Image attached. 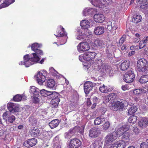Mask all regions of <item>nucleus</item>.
Here are the masks:
<instances>
[{
	"instance_id": "obj_1",
	"label": "nucleus",
	"mask_w": 148,
	"mask_h": 148,
	"mask_svg": "<svg viewBox=\"0 0 148 148\" xmlns=\"http://www.w3.org/2000/svg\"><path fill=\"white\" fill-rule=\"evenodd\" d=\"M40 47V45L37 43L33 44L31 46V48L32 50L34 51L35 53L31 54L30 56L28 54L25 55L23 57V61L21 62L19 64L24 65L26 67H27L38 62L40 59L38 55L43 54L42 51L38 49Z\"/></svg>"
},
{
	"instance_id": "obj_2",
	"label": "nucleus",
	"mask_w": 148,
	"mask_h": 148,
	"mask_svg": "<svg viewBox=\"0 0 148 148\" xmlns=\"http://www.w3.org/2000/svg\"><path fill=\"white\" fill-rule=\"evenodd\" d=\"M148 62L144 58L139 59L137 61L136 70L140 73L145 72L148 70Z\"/></svg>"
},
{
	"instance_id": "obj_3",
	"label": "nucleus",
	"mask_w": 148,
	"mask_h": 148,
	"mask_svg": "<svg viewBox=\"0 0 148 148\" xmlns=\"http://www.w3.org/2000/svg\"><path fill=\"white\" fill-rule=\"evenodd\" d=\"M7 108L10 112L6 111L4 112L2 116L3 119L7 122V120L6 119L8 116H9L10 113H14L18 112L19 110L18 105L13 103H10L7 105Z\"/></svg>"
},
{
	"instance_id": "obj_4",
	"label": "nucleus",
	"mask_w": 148,
	"mask_h": 148,
	"mask_svg": "<svg viewBox=\"0 0 148 148\" xmlns=\"http://www.w3.org/2000/svg\"><path fill=\"white\" fill-rule=\"evenodd\" d=\"M94 6L103 8L106 5H109L112 2V0H88Z\"/></svg>"
},
{
	"instance_id": "obj_5",
	"label": "nucleus",
	"mask_w": 148,
	"mask_h": 148,
	"mask_svg": "<svg viewBox=\"0 0 148 148\" xmlns=\"http://www.w3.org/2000/svg\"><path fill=\"white\" fill-rule=\"evenodd\" d=\"M47 73V72L45 71H41L37 73L36 77L39 84L42 85L45 82Z\"/></svg>"
},
{
	"instance_id": "obj_6",
	"label": "nucleus",
	"mask_w": 148,
	"mask_h": 148,
	"mask_svg": "<svg viewBox=\"0 0 148 148\" xmlns=\"http://www.w3.org/2000/svg\"><path fill=\"white\" fill-rule=\"evenodd\" d=\"M111 104L110 108L113 110L122 109L124 106V103L122 101H117L115 102L113 100L112 101Z\"/></svg>"
},
{
	"instance_id": "obj_7",
	"label": "nucleus",
	"mask_w": 148,
	"mask_h": 148,
	"mask_svg": "<svg viewBox=\"0 0 148 148\" xmlns=\"http://www.w3.org/2000/svg\"><path fill=\"white\" fill-rule=\"evenodd\" d=\"M135 77L132 71L130 70L125 74L123 80L126 83H130L133 81Z\"/></svg>"
},
{
	"instance_id": "obj_8",
	"label": "nucleus",
	"mask_w": 148,
	"mask_h": 148,
	"mask_svg": "<svg viewBox=\"0 0 148 148\" xmlns=\"http://www.w3.org/2000/svg\"><path fill=\"white\" fill-rule=\"evenodd\" d=\"M129 128V126L127 125H124L122 126L117 127L116 129L115 133L117 137L122 135L126 132Z\"/></svg>"
},
{
	"instance_id": "obj_9",
	"label": "nucleus",
	"mask_w": 148,
	"mask_h": 148,
	"mask_svg": "<svg viewBox=\"0 0 148 148\" xmlns=\"http://www.w3.org/2000/svg\"><path fill=\"white\" fill-rule=\"evenodd\" d=\"M137 3L141 4L140 10L143 12H148V0H137Z\"/></svg>"
},
{
	"instance_id": "obj_10",
	"label": "nucleus",
	"mask_w": 148,
	"mask_h": 148,
	"mask_svg": "<svg viewBox=\"0 0 148 148\" xmlns=\"http://www.w3.org/2000/svg\"><path fill=\"white\" fill-rule=\"evenodd\" d=\"M93 21L90 19L88 20H83L80 23L81 26L86 29L89 28L90 26H93Z\"/></svg>"
},
{
	"instance_id": "obj_11",
	"label": "nucleus",
	"mask_w": 148,
	"mask_h": 148,
	"mask_svg": "<svg viewBox=\"0 0 148 148\" xmlns=\"http://www.w3.org/2000/svg\"><path fill=\"white\" fill-rule=\"evenodd\" d=\"M81 142L78 139L74 138L71 139L69 145L70 148H78L81 145Z\"/></svg>"
},
{
	"instance_id": "obj_12",
	"label": "nucleus",
	"mask_w": 148,
	"mask_h": 148,
	"mask_svg": "<svg viewBox=\"0 0 148 148\" xmlns=\"http://www.w3.org/2000/svg\"><path fill=\"white\" fill-rule=\"evenodd\" d=\"M101 133V131L99 128L94 127L90 130L89 134L91 137L95 138L98 136Z\"/></svg>"
},
{
	"instance_id": "obj_13",
	"label": "nucleus",
	"mask_w": 148,
	"mask_h": 148,
	"mask_svg": "<svg viewBox=\"0 0 148 148\" xmlns=\"http://www.w3.org/2000/svg\"><path fill=\"white\" fill-rule=\"evenodd\" d=\"M89 49L90 46L86 42H81L77 46V50L80 52L88 51Z\"/></svg>"
},
{
	"instance_id": "obj_14",
	"label": "nucleus",
	"mask_w": 148,
	"mask_h": 148,
	"mask_svg": "<svg viewBox=\"0 0 148 148\" xmlns=\"http://www.w3.org/2000/svg\"><path fill=\"white\" fill-rule=\"evenodd\" d=\"M97 12V10L94 8H85L83 11V16H86L91 15Z\"/></svg>"
},
{
	"instance_id": "obj_15",
	"label": "nucleus",
	"mask_w": 148,
	"mask_h": 148,
	"mask_svg": "<svg viewBox=\"0 0 148 148\" xmlns=\"http://www.w3.org/2000/svg\"><path fill=\"white\" fill-rule=\"evenodd\" d=\"M138 125L142 129H144L148 126V119L143 117L140 119L138 123Z\"/></svg>"
},
{
	"instance_id": "obj_16",
	"label": "nucleus",
	"mask_w": 148,
	"mask_h": 148,
	"mask_svg": "<svg viewBox=\"0 0 148 148\" xmlns=\"http://www.w3.org/2000/svg\"><path fill=\"white\" fill-rule=\"evenodd\" d=\"M87 31L88 29L84 28H81L79 31L76 37L77 39L79 40H82L84 38V36L86 35H87Z\"/></svg>"
},
{
	"instance_id": "obj_17",
	"label": "nucleus",
	"mask_w": 148,
	"mask_h": 148,
	"mask_svg": "<svg viewBox=\"0 0 148 148\" xmlns=\"http://www.w3.org/2000/svg\"><path fill=\"white\" fill-rule=\"evenodd\" d=\"M94 44L98 48L101 49L105 47L107 43L105 41L97 39L95 40Z\"/></svg>"
},
{
	"instance_id": "obj_18",
	"label": "nucleus",
	"mask_w": 148,
	"mask_h": 148,
	"mask_svg": "<svg viewBox=\"0 0 148 148\" xmlns=\"http://www.w3.org/2000/svg\"><path fill=\"white\" fill-rule=\"evenodd\" d=\"M117 137L115 134L107 135L105 138V143L107 144L110 143L116 139Z\"/></svg>"
},
{
	"instance_id": "obj_19",
	"label": "nucleus",
	"mask_w": 148,
	"mask_h": 148,
	"mask_svg": "<svg viewBox=\"0 0 148 148\" xmlns=\"http://www.w3.org/2000/svg\"><path fill=\"white\" fill-rule=\"evenodd\" d=\"M100 71L103 73H108L109 74L112 73L113 70L112 68L106 64H102L101 69Z\"/></svg>"
},
{
	"instance_id": "obj_20",
	"label": "nucleus",
	"mask_w": 148,
	"mask_h": 148,
	"mask_svg": "<svg viewBox=\"0 0 148 148\" xmlns=\"http://www.w3.org/2000/svg\"><path fill=\"white\" fill-rule=\"evenodd\" d=\"M93 86V84L92 82H86L84 84V90L86 94L89 93L90 91L91 90Z\"/></svg>"
},
{
	"instance_id": "obj_21",
	"label": "nucleus",
	"mask_w": 148,
	"mask_h": 148,
	"mask_svg": "<svg viewBox=\"0 0 148 148\" xmlns=\"http://www.w3.org/2000/svg\"><path fill=\"white\" fill-rule=\"evenodd\" d=\"M96 55V53L94 52H87L84 55V58L86 61H90L94 59Z\"/></svg>"
},
{
	"instance_id": "obj_22",
	"label": "nucleus",
	"mask_w": 148,
	"mask_h": 148,
	"mask_svg": "<svg viewBox=\"0 0 148 148\" xmlns=\"http://www.w3.org/2000/svg\"><path fill=\"white\" fill-rule=\"evenodd\" d=\"M94 18L95 21L96 22L101 23L104 21L105 16L103 14L98 13L94 15Z\"/></svg>"
},
{
	"instance_id": "obj_23",
	"label": "nucleus",
	"mask_w": 148,
	"mask_h": 148,
	"mask_svg": "<svg viewBox=\"0 0 148 148\" xmlns=\"http://www.w3.org/2000/svg\"><path fill=\"white\" fill-rule=\"evenodd\" d=\"M117 97L116 94L114 93H112L109 95L106 96L104 99L103 103H106L109 102L110 100H111V102L112 101H113Z\"/></svg>"
},
{
	"instance_id": "obj_24",
	"label": "nucleus",
	"mask_w": 148,
	"mask_h": 148,
	"mask_svg": "<svg viewBox=\"0 0 148 148\" xmlns=\"http://www.w3.org/2000/svg\"><path fill=\"white\" fill-rule=\"evenodd\" d=\"M122 140L121 141H123L125 143V147L129 143L130 133L128 132H125L122 135Z\"/></svg>"
},
{
	"instance_id": "obj_25",
	"label": "nucleus",
	"mask_w": 148,
	"mask_h": 148,
	"mask_svg": "<svg viewBox=\"0 0 148 148\" xmlns=\"http://www.w3.org/2000/svg\"><path fill=\"white\" fill-rule=\"evenodd\" d=\"M125 145L124 142L122 141H119L112 144L110 148H125Z\"/></svg>"
},
{
	"instance_id": "obj_26",
	"label": "nucleus",
	"mask_w": 148,
	"mask_h": 148,
	"mask_svg": "<svg viewBox=\"0 0 148 148\" xmlns=\"http://www.w3.org/2000/svg\"><path fill=\"white\" fill-rule=\"evenodd\" d=\"M55 82V81L52 79H48L47 82L46 86L49 88L55 89L56 88Z\"/></svg>"
},
{
	"instance_id": "obj_27",
	"label": "nucleus",
	"mask_w": 148,
	"mask_h": 148,
	"mask_svg": "<svg viewBox=\"0 0 148 148\" xmlns=\"http://www.w3.org/2000/svg\"><path fill=\"white\" fill-rule=\"evenodd\" d=\"M130 65V61L126 60L123 62L120 66V68L121 70L124 71L127 69Z\"/></svg>"
},
{
	"instance_id": "obj_28",
	"label": "nucleus",
	"mask_w": 148,
	"mask_h": 148,
	"mask_svg": "<svg viewBox=\"0 0 148 148\" xmlns=\"http://www.w3.org/2000/svg\"><path fill=\"white\" fill-rule=\"evenodd\" d=\"M94 33L97 35H100L104 33V28L101 26H98L94 29Z\"/></svg>"
},
{
	"instance_id": "obj_29",
	"label": "nucleus",
	"mask_w": 148,
	"mask_h": 148,
	"mask_svg": "<svg viewBox=\"0 0 148 148\" xmlns=\"http://www.w3.org/2000/svg\"><path fill=\"white\" fill-rule=\"evenodd\" d=\"M144 73L146 75L142 76L139 80L140 82L142 84L148 82V70Z\"/></svg>"
},
{
	"instance_id": "obj_30",
	"label": "nucleus",
	"mask_w": 148,
	"mask_h": 148,
	"mask_svg": "<svg viewBox=\"0 0 148 148\" xmlns=\"http://www.w3.org/2000/svg\"><path fill=\"white\" fill-rule=\"evenodd\" d=\"M106 119L105 117L102 116L97 117L95 119L94 123L95 125H99L105 121Z\"/></svg>"
},
{
	"instance_id": "obj_31",
	"label": "nucleus",
	"mask_w": 148,
	"mask_h": 148,
	"mask_svg": "<svg viewBox=\"0 0 148 148\" xmlns=\"http://www.w3.org/2000/svg\"><path fill=\"white\" fill-rule=\"evenodd\" d=\"M40 90L38 88L34 86H32L31 87L29 90L30 93L33 94L35 96H37L39 95Z\"/></svg>"
},
{
	"instance_id": "obj_32",
	"label": "nucleus",
	"mask_w": 148,
	"mask_h": 148,
	"mask_svg": "<svg viewBox=\"0 0 148 148\" xmlns=\"http://www.w3.org/2000/svg\"><path fill=\"white\" fill-rule=\"evenodd\" d=\"M30 133L33 137H36L39 135L40 132L38 129L33 128L30 131Z\"/></svg>"
},
{
	"instance_id": "obj_33",
	"label": "nucleus",
	"mask_w": 148,
	"mask_h": 148,
	"mask_svg": "<svg viewBox=\"0 0 148 148\" xmlns=\"http://www.w3.org/2000/svg\"><path fill=\"white\" fill-rule=\"evenodd\" d=\"M14 0H6L0 5V8L6 7L14 2Z\"/></svg>"
},
{
	"instance_id": "obj_34",
	"label": "nucleus",
	"mask_w": 148,
	"mask_h": 148,
	"mask_svg": "<svg viewBox=\"0 0 148 148\" xmlns=\"http://www.w3.org/2000/svg\"><path fill=\"white\" fill-rule=\"evenodd\" d=\"M59 121L58 119H55L51 121L49 123V125L51 129H53L58 126Z\"/></svg>"
},
{
	"instance_id": "obj_35",
	"label": "nucleus",
	"mask_w": 148,
	"mask_h": 148,
	"mask_svg": "<svg viewBox=\"0 0 148 148\" xmlns=\"http://www.w3.org/2000/svg\"><path fill=\"white\" fill-rule=\"evenodd\" d=\"M141 19L142 17L140 15L135 14L132 18V21L134 23H137L141 21Z\"/></svg>"
},
{
	"instance_id": "obj_36",
	"label": "nucleus",
	"mask_w": 148,
	"mask_h": 148,
	"mask_svg": "<svg viewBox=\"0 0 148 148\" xmlns=\"http://www.w3.org/2000/svg\"><path fill=\"white\" fill-rule=\"evenodd\" d=\"M102 144L100 140H95L92 143V146L93 148H102Z\"/></svg>"
},
{
	"instance_id": "obj_37",
	"label": "nucleus",
	"mask_w": 148,
	"mask_h": 148,
	"mask_svg": "<svg viewBox=\"0 0 148 148\" xmlns=\"http://www.w3.org/2000/svg\"><path fill=\"white\" fill-rule=\"evenodd\" d=\"M60 100L59 98H57L55 99H52L51 101V107L52 108H56Z\"/></svg>"
},
{
	"instance_id": "obj_38",
	"label": "nucleus",
	"mask_w": 148,
	"mask_h": 148,
	"mask_svg": "<svg viewBox=\"0 0 148 148\" xmlns=\"http://www.w3.org/2000/svg\"><path fill=\"white\" fill-rule=\"evenodd\" d=\"M99 90L101 92L105 93H107L110 91L109 88L104 84L99 86Z\"/></svg>"
},
{
	"instance_id": "obj_39",
	"label": "nucleus",
	"mask_w": 148,
	"mask_h": 148,
	"mask_svg": "<svg viewBox=\"0 0 148 148\" xmlns=\"http://www.w3.org/2000/svg\"><path fill=\"white\" fill-rule=\"evenodd\" d=\"M137 108L135 106H132L129 108L128 113L130 115L133 114L137 110Z\"/></svg>"
},
{
	"instance_id": "obj_40",
	"label": "nucleus",
	"mask_w": 148,
	"mask_h": 148,
	"mask_svg": "<svg viewBox=\"0 0 148 148\" xmlns=\"http://www.w3.org/2000/svg\"><path fill=\"white\" fill-rule=\"evenodd\" d=\"M74 134L73 130H70L68 132H66L64 134V136L66 138H70Z\"/></svg>"
},
{
	"instance_id": "obj_41",
	"label": "nucleus",
	"mask_w": 148,
	"mask_h": 148,
	"mask_svg": "<svg viewBox=\"0 0 148 148\" xmlns=\"http://www.w3.org/2000/svg\"><path fill=\"white\" fill-rule=\"evenodd\" d=\"M59 28L61 30V32H59V33L58 36L56 35H55L56 37H62L64 36H66L67 35V33L65 32L63 27L61 26H59Z\"/></svg>"
},
{
	"instance_id": "obj_42",
	"label": "nucleus",
	"mask_w": 148,
	"mask_h": 148,
	"mask_svg": "<svg viewBox=\"0 0 148 148\" xmlns=\"http://www.w3.org/2000/svg\"><path fill=\"white\" fill-rule=\"evenodd\" d=\"M49 93L50 97L52 99L56 98H59L60 96L59 94L58 93L56 92H54L52 93L50 92Z\"/></svg>"
},
{
	"instance_id": "obj_43",
	"label": "nucleus",
	"mask_w": 148,
	"mask_h": 148,
	"mask_svg": "<svg viewBox=\"0 0 148 148\" xmlns=\"http://www.w3.org/2000/svg\"><path fill=\"white\" fill-rule=\"evenodd\" d=\"M137 116H131L128 119V122L132 124H134L136 121Z\"/></svg>"
},
{
	"instance_id": "obj_44",
	"label": "nucleus",
	"mask_w": 148,
	"mask_h": 148,
	"mask_svg": "<svg viewBox=\"0 0 148 148\" xmlns=\"http://www.w3.org/2000/svg\"><path fill=\"white\" fill-rule=\"evenodd\" d=\"M40 93L41 95L43 96L46 97L47 95H50L49 91L46 90L44 89H42L39 91V93Z\"/></svg>"
},
{
	"instance_id": "obj_45",
	"label": "nucleus",
	"mask_w": 148,
	"mask_h": 148,
	"mask_svg": "<svg viewBox=\"0 0 148 148\" xmlns=\"http://www.w3.org/2000/svg\"><path fill=\"white\" fill-rule=\"evenodd\" d=\"M29 143L30 147H32L36 144L37 142V140L35 138H32L29 140Z\"/></svg>"
},
{
	"instance_id": "obj_46",
	"label": "nucleus",
	"mask_w": 148,
	"mask_h": 148,
	"mask_svg": "<svg viewBox=\"0 0 148 148\" xmlns=\"http://www.w3.org/2000/svg\"><path fill=\"white\" fill-rule=\"evenodd\" d=\"M105 27L110 31L112 29V22L110 21H108Z\"/></svg>"
},
{
	"instance_id": "obj_47",
	"label": "nucleus",
	"mask_w": 148,
	"mask_h": 148,
	"mask_svg": "<svg viewBox=\"0 0 148 148\" xmlns=\"http://www.w3.org/2000/svg\"><path fill=\"white\" fill-rule=\"evenodd\" d=\"M13 100L16 101H19L21 99V95H17L13 98Z\"/></svg>"
},
{
	"instance_id": "obj_48",
	"label": "nucleus",
	"mask_w": 148,
	"mask_h": 148,
	"mask_svg": "<svg viewBox=\"0 0 148 148\" xmlns=\"http://www.w3.org/2000/svg\"><path fill=\"white\" fill-rule=\"evenodd\" d=\"M125 40V36H123L121 37L119 40V42L118 43V45L119 46L122 45Z\"/></svg>"
},
{
	"instance_id": "obj_49",
	"label": "nucleus",
	"mask_w": 148,
	"mask_h": 148,
	"mask_svg": "<svg viewBox=\"0 0 148 148\" xmlns=\"http://www.w3.org/2000/svg\"><path fill=\"white\" fill-rule=\"evenodd\" d=\"M110 124L109 122H106L103 125V130H106L110 127Z\"/></svg>"
},
{
	"instance_id": "obj_50",
	"label": "nucleus",
	"mask_w": 148,
	"mask_h": 148,
	"mask_svg": "<svg viewBox=\"0 0 148 148\" xmlns=\"http://www.w3.org/2000/svg\"><path fill=\"white\" fill-rule=\"evenodd\" d=\"M135 36L136 37L134 39L133 42L136 43L138 42L140 40V39L139 38L140 35L138 33H136L135 34Z\"/></svg>"
},
{
	"instance_id": "obj_51",
	"label": "nucleus",
	"mask_w": 148,
	"mask_h": 148,
	"mask_svg": "<svg viewBox=\"0 0 148 148\" xmlns=\"http://www.w3.org/2000/svg\"><path fill=\"white\" fill-rule=\"evenodd\" d=\"M15 119V117L14 116L12 115L8 117V120L10 123H12Z\"/></svg>"
},
{
	"instance_id": "obj_52",
	"label": "nucleus",
	"mask_w": 148,
	"mask_h": 148,
	"mask_svg": "<svg viewBox=\"0 0 148 148\" xmlns=\"http://www.w3.org/2000/svg\"><path fill=\"white\" fill-rule=\"evenodd\" d=\"M39 95L37 96H35V95H33V102L35 103H39V99L38 97Z\"/></svg>"
},
{
	"instance_id": "obj_53",
	"label": "nucleus",
	"mask_w": 148,
	"mask_h": 148,
	"mask_svg": "<svg viewBox=\"0 0 148 148\" xmlns=\"http://www.w3.org/2000/svg\"><path fill=\"white\" fill-rule=\"evenodd\" d=\"M49 70L51 73L53 75H55L58 73L57 72L53 67L50 68Z\"/></svg>"
},
{
	"instance_id": "obj_54",
	"label": "nucleus",
	"mask_w": 148,
	"mask_h": 148,
	"mask_svg": "<svg viewBox=\"0 0 148 148\" xmlns=\"http://www.w3.org/2000/svg\"><path fill=\"white\" fill-rule=\"evenodd\" d=\"M148 142L146 141L141 143L140 145V148H148V145H147V143Z\"/></svg>"
},
{
	"instance_id": "obj_55",
	"label": "nucleus",
	"mask_w": 148,
	"mask_h": 148,
	"mask_svg": "<svg viewBox=\"0 0 148 148\" xmlns=\"http://www.w3.org/2000/svg\"><path fill=\"white\" fill-rule=\"evenodd\" d=\"M142 92V91L140 89H136L134 90L133 93L135 95H138Z\"/></svg>"
},
{
	"instance_id": "obj_56",
	"label": "nucleus",
	"mask_w": 148,
	"mask_h": 148,
	"mask_svg": "<svg viewBox=\"0 0 148 148\" xmlns=\"http://www.w3.org/2000/svg\"><path fill=\"white\" fill-rule=\"evenodd\" d=\"M145 45L146 44L144 43L142 40L140 41L139 45V48L140 49L144 47Z\"/></svg>"
},
{
	"instance_id": "obj_57",
	"label": "nucleus",
	"mask_w": 148,
	"mask_h": 148,
	"mask_svg": "<svg viewBox=\"0 0 148 148\" xmlns=\"http://www.w3.org/2000/svg\"><path fill=\"white\" fill-rule=\"evenodd\" d=\"M28 142L29 140L25 141L23 143L24 146L27 147H30L29 145V143Z\"/></svg>"
},
{
	"instance_id": "obj_58",
	"label": "nucleus",
	"mask_w": 148,
	"mask_h": 148,
	"mask_svg": "<svg viewBox=\"0 0 148 148\" xmlns=\"http://www.w3.org/2000/svg\"><path fill=\"white\" fill-rule=\"evenodd\" d=\"M129 47V46L127 44L123 45L121 47V50L122 51H123L125 49H128Z\"/></svg>"
},
{
	"instance_id": "obj_59",
	"label": "nucleus",
	"mask_w": 148,
	"mask_h": 148,
	"mask_svg": "<svg viewBox=\"0 0 148 148\" xmlns=\"http://www.w3.org/2000/svg\"><path fill=\"white\" fill-rule=\"evenodd\" d=\"M142 40L146 44L148 42V36L144 37Z\"/></svg>"
},
{
	"instance_id": "obj_60",
	"label": "nucleus",
	"mask_w": 148,
	"mask_h": 148,
	"mask_svg": "<svg viewBox=\"0 0 148 148\" xmlns=\"http://www.w3.org/2000/svg\"><path fill=\"white\" fill-rule=\"evenodd\" d=\"M118 25L116 24V23L114 22V23H113V25H112V28L114 29H116L118 28Z\"/></svg>"
},
{
	"instance_id": "obj_61",
	"label": "nucleus",
	"mask_w": 148,
	"mask_h": 148,
	"mask_svg": "<svg viewBox=\"0 0 148 148\" xmlns=\"http://www.w3.org/2000/svg\"><path fill=\"white\" fill-rule=\"evenodd\" d=\"M121 88L123 90H125L127 89V85H123L122 86Z\"/></svg>"
},
{
	"instance_id": "obj_62",
	"label": "nucleus",
	"mask_w": 148,
	"mask_h": 148,
	"mask_svg": "<svg viewBox=\"0 0 148 148\" xmlns=\"http://www.w3.org/2000/svg\"><path fill=\"white\" fill-rule=\"evenodd\" d=\"M135 53V52L134 51H130L129 52L128 54V56H131L133 55H134Z\"/></svg>"
},
{
	"instance_id": "obj_63",
	"label": "nucleus",
	"mask_w": 148,
	"mask_h": 148,
	"mask_svg": "<svg viewBox=\"0 0 148 148\" xmlns=\"http://www.w3.org/2000/svg\"><path fill=\"white\" fill-rule=\"evenodd\" d=\"M134 132L136 134H138L139 132V130L137 128L135 127L134 129Z\"/></svg>"
},
{
	"instance_id": "obj_64",
	"label": "nucleus",
	"mask_w": 148,
	"mask_h": 148,
	"mask_svg": "<svg viewBox=\"0 0 148 148\" xmlns=\"http://www.w3.org/2000/svg\"><path fill=\"white\" fill-rule=\"evenodd\" d=\"M93 102L94 103H97L98 100L97 98V97H94L93 98Z\"/></svg>"
}]
</instances>
